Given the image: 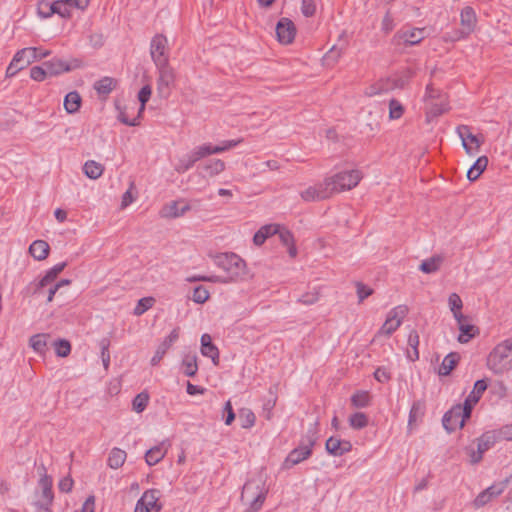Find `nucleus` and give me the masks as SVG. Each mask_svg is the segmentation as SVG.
<instances>
[{"label": "nucleus", "instance_id": "nucleus-11", "mask_svg": "<svg viewBox=\"0 0 512 512\" xmlns=\"http://www.w3.org/2000/svg\"><path fill=\"white\" fill-rule=\"evenodd\" d=\"M300 196L305 202H314L328 199L332 196V193L326 179H324L323 182L309 186L301 191Z\"/></svg>", "mask_w": 512, "mask_h": 512}, {"label": "nucleus", "instance_id": "nucleus-54", "mask_svg": "<svg viewBox=\"0 0 512 512\" xmlns=\"http://www.w3.org/2000/svg\"><path fill=\"white\" fill-rule=\"evenodd\" d=\"M209 296V292L204 286H197L193 291L192 299L198 304H203L209 299Z\"/></svg>", "mask_w": 512, "mask_h": 512}, {"label": "nucleus", "instance_id": "nucleus-33", "mask_svg": "<svg viewBox=\"0 0 512 512\" xmlns=\"http://www.w3.org/2000/svg\"><path fill=\"white\" fill-rule=\"evenodd\" d=\"M83 171L88 178L95 180L101 177L104 171V167L102 164L94 160H88L83 166Z\"/></svg>", "mask_w": 512, "mask_h": 512}, {"label": "nucleus", "instance_id": "nucleus-51", "mask_svg": "<svg viewBox=\"0 0 512 512\" xmlns=\"http://www.w3.org/2000/svg\"><path fill=\"white\" fill-rule=\"evenodd\" d=\"M151 93H152V89H151L150 85L143 86L141 88V90L139 91L138 100L140 101L141 105H140L138 117L144 111L145 105L149 101Z\"/></svg>", "mask_w": 512, "mask_h": 512}, {"label": "nucleus", "instance_id": "nucleus-23", "mask_svg": "<svg viewBox=\"0 0 512 512\" xmlns=\"http://www.w3.org/2000/svg\"><path fill=\"white\" fill-rule=\"evenodd\" d=\"M279 231V225L277 224H268L262 226L253 237V242L255 245H262L266 239L272 235H275Z\"/></svg>", "mask_w": 512, "mask_h": 512}, {"label": "nucleus", "instance_id": "nucleus-48", "mask_svg": "<svg viewBox=\"0 0 512 512\" xmlns=\"http://www.w3.org/2000/svg\"><path fill=\"white\" fill-rule=\"evenodd\" d=\"M404 113L403 105L396 99H391L389 101V118L391 120H396L402 117Z\"/></svg>", "mask_w": 512, "mask_h": 512}, {"label": "nucleus", "instance_id": "nucleus-10", "mask_svg": "<svg viewBox=\"0 0 512 512\" xmlns=\"http://www.w3.org/2000/svg\"><path fill=\"white\" fill-rule=\"evenodd\" d=\"M456 132L462 140V146L466 153L469 155H475L478 153L483 140L479 139L478 136L474 135L470 127L467 125H460L457 127Z\"/></svg>", "mask_w": 512, "mask_h": 512}, {"label": "nucleus", "instance_id": "nucleus-59", "mask_svg": "<svg viewBox=\"0 0 512 512\" xmlns=\"http://www.w3.org/2000/svg\"><path fill=\"white\" fill-rule=\"evenodd\" d=\"M169 349L170 346H168L166 343L162 341L160 345L157 347L154 356L151 358V365L156 366Z\"/></svg>", "mask_w": 512, "mask_h": 512}, {"label": "nucleus", "instance_id": "nucleus-19", "mask_svg": "<svg viewBox=\"0 0 512 512\" xmlns=\"http://www.w3.org/2000/svg\"><path fill=\"white\" fill-rule=\"evenodd\" d=\"M42 470L44 473L41 474L39 479V486L42 489L41 501L46 502V504H52L54 498L52 492V478L46 474L44 466H42Z\"/></svg>", "mask_w": 512, "mask_h": 512}, {"label": "nucleus", "instance_id": "nucleus-60", "mask_svg": "<svg viewBox=\"0 0 512 512\" xmlns=\"http://www.w3.org/2000/svg\"><path fill=\"white\" fill-rule=\"evenodd\" d=\"M109 341L107 339H102L100 342L101 346V359L103 362L104 368L107 370L110 364V354H109Z\"/></svg>", "mask_w": 512, "mask_h": 512}, {"label": "nucleus", "instance_id": "nucleus-61", "mask_svg": "<svg viewBox=\"0 0 512 512\" xmlns=\"http://www.w3.org/2000/svg\"><path fill=\"white\" fill-rule=\"evenodd\" d=\"M49 75L46 67L34 66L30 70V77L35 81H43Z\"/></svg>", "mask_w": 512, "mask_h": 512}, {"label": "nucleus", "instance_id": "nucleus-22", "mask_svg": "<svg viewBox=\"0 0 512 512\" xmlns=\"http://www.w3.org/2000/svg\"><path fill=\"white\" fill-rule=\"evenodd\" d=\"M49 251L50 247L44 240H35L29 247L30 254L38 261L46 259Z\"/></svg>", "mask_w": 512, "mask_h": 512}, {"label": "nucleus", "instance_id": "nucleus-9", "mask_svg": "<svg viewBox=\"0 0 512 512\" xmlns=\"http://www.w3.org/2000/svg\"><path fill=\"white\" fill-rule=\"evenodd\" d=\"M407 313L408 308L405 305H399L391 309L387 314L385 322L379 329L378 334L390 336L400 327Z\"/></svg>", "mask_w": 512, "mask_h": 512}, {"label": "nucleus", "instance_id": "nucleus-32", "mask_svg": "<svg viewBox=\"0 0 512 512\" xmlns=\"http://www.w3.org/2000/svg\"><path fill=\"white\" fill-rule=\"evenodd\" d=\"M400 38L409 45L418 44L421 40L424 39V29L421 28H413L407 31H403L400 35Z\"/></svg>", "mask_w": 512, "mask_h": 512}, {"label": "nucleus", "instance_id": "nucleus-45", "mask_svg": "<svg viewBox=\"0 0 512 512\" xmlns=\"http://www.w3.org/2000/svg\"><path fill=\"white\" fill-rule=\"evenodd\" d=\"M349 424L354 429H362L368 425V418L362 412H356L349 417Z\"/></svg>", "mask_w": 512, "mask_h": 512}, {"label": "nucleus", "instance_id": "nucleus-58", "mask_svg": "<svg viewBox=\"0 0 512 512\" xmlns=\"http://www.w3.org/2000/svg\"><path fill=\"white\" fill-rule=\"evenodd\" d=\"M301 12L305 17H312L316 13V0H302Z\"/></svg>", "mask_w": 512, "mask_h": 512}, {"label": "nucleus", "instance_id": "nucleus-43", "mask_svg": "<svg viewBox=\"0 0 512 512\" xmlns=\"http://www.w3.org/2000/svg\"><path fill=\"white\" fill-rule=\"evenodd\" d=\"M203 169L210 177L216 176L225 170V163L220 159L209 161L203 166Z\"/></svg>", "mask_w": 512, "mask_h": 512}, {"label": "nucleus", "instance_id": "nucleus-42", "mask_svg": "<svg viewBox=\"0 0 512 512\" xmlns=\"http://www.w3.org/2000/svg\"><path fill=\"white\" fill-rule=\"evenodd\" d=\"M370 394L367 391H357L351 397V403L355 408H364L370 404Z\"/></svg>", "mask_w": 512, "mask_h": 512}, {"label": "nucleus", "instance_id": "nucleus-39", "mask_svg": "<svg viewBox=\"0 0 512 512\" xmlns=\"http://www.w3.org/2000/svg\"><path fill=\"white\" fill-rule=\"evenodd\" d=\"M425 412V404L422 401H416L413 403L409 413V426H412L419 419H421Z\"/></svg>", "mask_w": 512, "mask_h": 512}, {"label": "nucleus", "instance_id": "nucleus-40", "mask_svg": "<svg viewBox=\"0 0 512 512\" xmlns=\"http://www.w3.org/2000/svg\"><path fill=\"white\" fill-rule=\"evenodd\" d=\"M115 80L111 77H103L94 84V89L99 94H109L115 87Z\"/></svg>", "mask_w": 512, "mask_h": 512}, {"label": "nucleus", "instance_id": "nucleus-15", "mask_svg": "<svg viewBox=\"0 0 512 512\" xmlns=\"http://www.w3.org/2000/svg\"><path fill=\"white\" fill-rule=\"evenodd\" d=\"M50 54L51 52L49 50H42L37 47H27L16 52V55L25 68L35 61L48 57Z\"/></svg>", "mask_w": 512, "mask_h": 512}, {"label": "nucleus", "instance_id": "nucleus-57", "mask_svg": "<svg viewBox=\"0 0 512 512\" xmlns=\"http://www.w3.org/2000/svg\"><path fill=\"white\" fill-rule=\"evenodd\" d=\"M443 95L444 94L440 90L435 89L431 84L427 85L426 93L424 96L426 107L429 106L430 102H434V100L439 99Z\"/></svg>", "mask_w": 512, "mask_h": 512}, {"label": "nucleus", "instance_id": "nucleus-46", "mask_svg": "<svg viewBox=\"0 0 512 512\" xmlns=\"http://www.w3.org/2000/svg\"><path fill=\"white\" fill-rule=\"evenodd\" d=\"M52 8L54 10V14H58L62 18H69L71 16L72 7L66 4L63 0L53 1Z\"/></svg>", "mask_w": 512, "mask_h": 512}, {"label": "nucleus", "instance_id": "nucleus-4", "mask_svg": "<svg viewBox=\"0 0 512 512\" xmlns=\"http://www.w3.org/2000/svg\"><path fill=\"white\" fill-rule=\"evenodd\" d=\"M317 425V422H315L301 440L300 445L288 454L282 464L283 469H290L311 456L312 448L317 440Z\"/></svg>", "mask_w": 512, "mask_h": 512}, {"label": "nucleus", "instance_id": "nucleus-26", "mask_svg": "<svg viewBox=\"0 0 512 512\" xmlns=\"http://www.w3.org/2000/svg\"><path fill=\"white\" fill-rule=\"evenodd\" d=\"M426 109L427 115L432 117H437L448 111L449 106L446 95H443L439 99L434 100V102H430Z\"/></svg>", "mask_w": 512, "mask_h": 512}, {"label": "nucleus", "instance_id": "nucleus-63", "mask_svg": "<svg viewBox=\"0 0 512 512\" xmlns=\"http://www.w3.org/2000/svg\"><path fill=\"white\" fill-rule=\"evenodd\" d=\"M193 151H194L196 157L198 158V160H200L204 157L212 155V145L206 143V144L196 147L195 149H193Z\"/></svg>", "mask_w": 512, "mask_h": 512}, {"label": "nucleus", "instance_id": "nucleus-30", "mask_svg": "<svg viewBox=\"0 0 512 512\" xmlns=\"http://www.w3.org/2000/svg\"><path fill=\"white\" fill-rule=\"evenodd\" d=\"M197 161L199 160L196 157L194 151L192 150L190 153L181 157L178 160L177 164L174 166V169L177 173H185L186 171L191 169Z\"/></svg>", "mask_w": 512, "mask_h": 512}, {"label": "nucleus", "instance_id": "nucleus-18", "mask_svg": "<svg viewBox=\"0 0 512 512\" xmlns=\"http://www.w3.org/2000/svg\"><path fill=\"white\" fill-rule=\"evenodd\" d=\"M189 210L190 206L188 204L179 207L178 201H172L162 208L160 215L163 218L174 219L183 216Z\"/></svg>", "mask_w": 512, "mask_h": 512}, {"label": "nucleus", "instance_id": "nucleus-41", "mask_svg": "<svg viewBox=\"0 0 512 512\" xmlns=\"http://www.w3.org/2000/svg\"><path fill=\"white\" fill-rule=\"evenodd\" d=\"M458 328L460 331V334L458 336V341L460 343L469 342L470 339H472L477 332V329L474 325L467 324V323L459 325Z\"/></svg>", "mask_w": 512, "mask_h": 512}, {"label": "nucleus", "instance_id": "nucleus-27", "mask_svg": "<svg viewBox=\"0 0 512 512\" xmlns=\"http://www.w3.org/2000/svg\"><path fill=\"white\" fill-rule=\"evenodd\" d=\"M460 359V355L456 352H451L445 356L443 359L441 366L439 368V375L447 376L451 373V371L455 368L458 361Z\"/></svg>", "mask_w": 512, "mask_h": 512}, {"label": "nucleus", "instance_id": "nucleus-25", "mask_svg": "<svg viewBox=\"0 0 512 512\" xmlns=\"http://www.w3.org/2000/svg\"><path fill=\"white\" fill-rule=\"evenodd\" d=\"M460 18L463 30L467 33L472 32L477 21L476 14L473 8L467 6L464 9H462Z\"/></svg>", "mask_w": 512, "mask_h": 512}, {"label": "nucleus", "instance_id": "nucleus-47", "mask_svg": "<svg viewBox=\"0 0 512 512\" xmlns=\"http://www.w3.org/2000/svg\"><path fill=\"white\" fill-rule=\"evenodd\" d=\"M55 352L59 357H67L71 352L70 342L65 339L56 340L53 343Z\"/></svg>", "mask_w": 512, "mask_h": 512}, {"label": "nucleus", "instance_id": "nucleus-16", "mask_svg": "<svg viewBox=\"0 0 512 512\" xmlns=\"http://www.w3.org/2000/svg\"><path fill=\"white\" fill-rule=\"evenodd\" d=\"M326 451L332 456H342L352 450V444L348 440H341L337 437H330L327 439Z\"/></svg>", "mask_w": 512, "mask_h": 512}, {"label": "nucleus", "instance_id": "nucleus-2", "mask_svg": "<svg viewBox=\"0 0 512 512\" xmlns=\"http://www.w3.org/2000/svg\"><path fill=\"white\" fill-rule=\"evenodd\" d=\"M487 367L496 375L512 370V337L497 344L487 357Z\"/></svg>", "mask_w": 512, "mask_h": 512}, {"label": "nucleus", "instance_id": "nucleus-44", "mask_svg": "<svg viewBox=\"0 0 512 512\" xmlns=\"http://www.w3.org/2000/svg\"><path fill=\"white\" fill-rule=\"evenodd\" d=\"M408 345L413 349L412 353L408 352V357L412 361L418 360L419 359V351H418L419 335H418V332L416 330H412L409 333Z\"/></svg>", "mask_w": 512, "mask_h": 512}, {"label": "nucleus", "instance_id": "nucleus-8", "mask_svg": "<svg viewBox=\"0 0 512 512\" xmlns=\"http://www.w3.org/2000/svg\"><path fill=\"white\" fill-rule=\"evenodd\" d=\"M157 92L161 98H168L175 82L174 69L169 63L158 65Z\"/></svg>", "mask_w": 512, "mask_h": 512}, {"label": "nucleus", "instance_id": "nucleus-55", "mask_svg": "<svg viewBox=\"0 0 512 512\" xmlns=\"http://www.w3.org/2000/svg\"><path fill=\"white\" fill-rule=\"evenodd\" d=\"M494 444V437L489 433L483 434L477 440V449L484 453Z\"/></svg>", "mask_w": 512, "mask_h": 512}, {"label": "nucleus", "instance_id": "nucleus-24", "mask_svg": "<svg viewBox=\"0 0 512 512\" xmlns=\"http://www.w3.org/2000/svg\"><path fill=\"white\" fill-rule=\"evenodd\" d=\"M166 453L167 449L164 447L163 443L159 444L146 452L145 461L149 466L156 465L165 457Z\"/></svg>", "mask_w": 512, "mask_h": 512}, {"label": "nucleus", "instance_id": "nucleus-17", "mask_svg": "<svg viewBox=\"0 0 512 512\" xmlns=\"http://www.w3.org/2000/svg\"><path fill=\"white\" fill-rule=\"evenodd\" d=\"M201 353L203 356L211 358L215 365L218 364L219 350L212 343V338L209 334H203L201 336Z\"/></svg>", "mask_w": 512, "mask_h": 512}, {"label": "nucleus", "instance_id": "nucleus-29", "mask_svg": "<svg viewBox=\"0 0 512 512\" xmlns=\"http://www.w3.org/2000/svg\"><path fill=\"white\" fill-rule=\"evenodd\" d=\"M443 262V257L441 255H434L428 259L422 261L419 266V269L426 274H431L438 271Z\"/></svg>", "mask_w": 512, "mask_h": 512}, {"label": "nucleus", "instance_id": "nucleus-1", "mask_svg": "<svg viewBox=\"0 0 512 512\" xmlns=\"http://www.w3.org/2000/svg\"><path fill=\"white\" fill-rule=\"evenodd\" d=\"M215 265L223 275H212L211 283H237L244 281L248 276L245 261L235 253H221L215 257Z\"/></svg>", "mask_w": 512, "mask_h": 512}, {"label": "nucleus", "instance_id": "nucleus-53", "mask_svg": "<svg viewBox=\"0 0 512 512\" xmlns=\"http://www.w3.org/2000/svg\"><path fill=\"white\" fill-rule=\"evenodd\" d=\"M25 67L22 65L19 57L15 54L9 66L6 69V77H13L19 71L23 70Z\"/></svg>", "mask_w": 512, "mask_h": 512}, {"label": "nucleus", "instance_id": "nucleus-21", "mask_svg": "<svg viewBox=\"0 0 512 512\" xmlns=\"http://www.w3.org/2000/svg\"><path fill=\"white\" fill-rule=\"evenodd\" d=\"M487 389V383L485 380H477L474 384L473 390L470 392L468 397L466 398L463 406H469L470 411H472L473 405H475L479 399L481 398L484 391Z\"/></svg>", "mask_w": 512, "mask_h": 512}, {"label": "nucleus", "instance_id": "nucleus-31", "mask_svg": "<svg viewBox=\"0 0 512 512\" xmlns=\"http://www.w3.org/2000/svg\"><path fill=\"white\" fill-rule=\"evenodd\" d=\"M488 164V158L486 156L479 157L472 167L467 172V178L470 181H475L486 169Z\"/></svg>", "mask_w": 512, "mask_h": 512}, {"label": "nucleus", "instance_id": "nucleus-50", "mask_svg": "<svg viewBox=\"0 0 512 512\" xmlns=\"http://www.w3.org/2000/svg\"><path fill=\"white\" fill-rule=\"evenodd\" d=\"M154 298L152 297H144L141 298L136 307L134 308V314L140 316L144 314L148 309H150L154 304Z\"/></svg>", "mask_w": 512, "mask_h": 512}, {"label": "nucleus", "instance_id": "nucleus-35", "mask_svg": "<svg viewBox=\"0 0 512 512\" xmlns=\"http://www.w3.org/2000/svg\"><path fill=\"white\" fill-rule=\"evenodd\" d=\"M43 65L47 68L49 75H58L70 70V67L64 61L56 58L45 62Z\"/></svg>", "mask_w": 512, "mask_h": 512}, {"label": "nucleus", "instance_id": "nucleus-64", "mask_svg": "<svg viewBox=\"0 0 512 512\" xmlns=\"http://www.w3.org/2000/svg\"><path fill=\"white\" fill-rule=\"evenodd\" d=\"M356 288L359 302H362L364 299H366L373 293V290L370 287L364 285L363 283H357Z\"/></svg>", "mask_w": 512, "mask_h": 512}, {"label": "nucleus", "instance_id": "nucleus-20", "mask_svg": "<svg viewBox=\"0 0 512 512\" xmlns=\"http://www.w3.org/2000/svg\"><path fill=\"white\" fill-rule=\"evenodd\" d=\"M66 266V262H61L54 265L51 269H49L46 272L45 276L39 281L36 292L40 293L45 286L51 284L57 278L58 274H60Z\"/></svg>", "mask_w": 512, "mask_h": 512}, {"label": "nucleus", "instance_id": "nucleus-3", "mask_svg": "<svg viewBox=\"0 0 512 512\" xmlns=\"http://www.w3.org/2000/svg\"><path fill=\"white\" fill-rule=\"evenodd\" d=\"M268 493L265 483L260 479L248 480L242 489L241 501L247 505L244 512H258Z\"/></svg>", "mask_w": 512, "mask_h": 512}, {"label": "nucleus", "instance_id": "nucleus-49", "mask_svg": "<svg viewBox=\"0 0 512 512\" xmlns=\"http://www.w3.org/2000/svg\"><path fill=\"white\" fill-rule=\"evenodd\" d=\"M508 480H503L497 483L492 484L487 489H485V492L489 495L491 499L501 495L505 489L507 488Z\"/></svg>", "mask_w": 512, "mask_h": 512}, {"label": "nucleus", "instance_id": "nucleus-36", "mask_svg": "<svg viewBox=\"0 0 512 512\" xmlns=\"http://www.w3.org/2000/svg\"><path fill=\"white\" fill-rule=\"evenodd\" d=\"M238 417L241 427L244 429H250L255 425L256 416L254 412L249 408L240 409Z\"/></svg>", "mask_w": 512, "mask_h": 512}, {"label": "nucleus", "instance_id": "nucleus-37", "mask_svg": "<svg viewBox=\"0 0 512 512\" xmlns=\"http://www.w3.org/2000/svg\"><path fill=\"white\" fill-rule=\"evenodd\" d=\"M183 372L188 377H193L198 371L197 356L185 355L182 360Z\"/></svg>", "mask_w": 512, "mask_h": 512}, {"label": "nucleus", "instance_id": "nucleus-13", "mask_svg": "<svg viewBox=\"0 0 512 512\" xmlns=\"http://www.w3.org/2000/svg\"><path fill=\"white\" fill-rule=\"evenodd\" d=\"M159 494L157 489L145 491L137 501L134 512H150L152 509L159 511L161 509V505L158 504Z\"/></svg>", "mask_w": 512, "mask_h": 512}, {"label": "nucleus", "instance_id": "nucleus-12", "mask_svg": "<svg viewBox=\"0 0 512 512\" xmlns=\"http://www.w3.org/2000/svg\"><path fill=\"white\" fill-rule=\"evenodd\" d=\"M167 39L163 35H155L151 40L150 54L156 66L169 63L166 53Z\"/></svg>", "mask_w": 512, "mask_h": 512}, {"label": "nucleus", "instance_id": "nucleus-5", "mask_svg": "<svg viewBox=\"0 0 512 512\" xmlns=\"http://www.w3.org/2000/svg\"><path fill=\"white\" fill-rule=\"evenodd\" d=\"M362 178L363 173L361 170L352 169L339 172L333 176L326 177L325 179L333 195L335 193H340L355 188Z\"/></svg>", "mask_w": 512, "mask_h": 512}, {"label": "nucleus", "instance_id": "nucleus-34", "mask_svg": "<svg viewBox=\"0 0 512 512\" xmlns=\"http://www.w3.org/2000/svg\"><path fill=\"white\" fill-rule=\"evenodd\" d=\"M126 452L119 448H113L108 457V466L113 469L120 468L126 460Z\"/></svg>", "mask_w": 512, "mask_h": 512}, {"label": "nucleus", "instance_id": "nucleus-62", "mask_svg": "<svg viewBox=\"0 0 512 512\" xmlns=\"http://www.w3.org/2000/svg\"><path fill=\"white\" fill-rule=\"evenodd\" d=\"M448 304L451 312L462 310L463 302L457 293H451L448 298Z\"/></svg>", "mask_w": 512, "mask_h": 512}, {"label": "nucleus", "instance_id": "nucleus-52", "mask_svg": "<svg viewBox=\"0 0 512 512\" xmlns=\"http://www.w3.org/2000/svg\"><path fill=\"white\" fill-rule=\"evenodd\" d=\"M37 11L40 17L48 18L54 14V10L52 8V2L48 0H41L37 5Z\"/></svg>", "mask_w": 512, "mask_h": 512}, {"label": "nucleus", "instance_id": "nucleus-38", "mask_svg": "<svg viewBox=\"0 0 512 512\" xmlns=\"http://www.w3.org/2000/svg\"><path fill=\"white\" fill-rule=\"evenodd\" d=\"M48 338L49 335L45 333L35 334L30 338L29 344L35 352L42 354L45 352Z\"/></svg>", "mask_w": 512, "mask_h": 512}, {"label": "nucleus", "instance_id": "nucleus-56", "mask_svg": "<svg viewBox=\"0 0 512 512\" xmlns=\"http://www.w3.org/2000/svg\"><path fill=\"white\" fill-rule=\"evenodd\" d=\"M148 400H149V397L147 394L145 393H140L138 394L134 399H133V409L140 413L142 411H144V409L146 408L147 404H148Z\"/></svg>", "mask_w": 512, "mask_h": 512}, {"label": "nucleus", "instance_id": "nucleus-7", "mask_svg": "<svg viewBox=\"0 0 512 512\" xmlns=\"http://www.w3.org/2000/svg\"><path fill=\"white\" fill-rule=\"evenodd\" d=\"M471 415L470 407L457 404L447 411L442 419L443 427L451 433L458 428H462L465 420Z\"/></svg>", "mask_w": 512, "mask_h": 512}, {"label": "nucleus", "instance_id": "nucleus-6", "mask_svg": "<svg viewBox=\"0 0 512 512\" xmlns=\"http://www.w3.org/2000/svg\"><path fill=\"white\" fill-rule=\"evenodd\" d=\"M413 76V72L408 69L402 76L397 78L380 79L365 89V95L372 97L389 92L394 89L403 88Z\"/></svg>", "mask_w": 512, "mask_h": 512}, {"label": "nucleus", "instance_id": "nucleus-28", "mask_svg": "<svg viewBox=\"0 0 512 512\" xmlns=\"http://www.w3.org/2000/svg\"><path fill=\"white\" fill-rule=\"evenodd\" d=\"M81 96L78 92H69L64 98V108L69 114L76 113L81 106Z\"/></svg>", "mask_w": 512, "mask_h": 512}, {"label": "nucleus", "instance_id": "nucleus-14", "mask_svg": "<svg viewBox=\"0 0 512 512\" xmlns=\"http://www.w3.org/2000/svg\"><path fill=\"white\" fill-rule=\"evenodd\" d=\"M277 39L282 44H290L296 35V27L288 18H281L276 25Z\"/></svg>", "mask_w": 512, "mask_h": 512}]
</instances>
